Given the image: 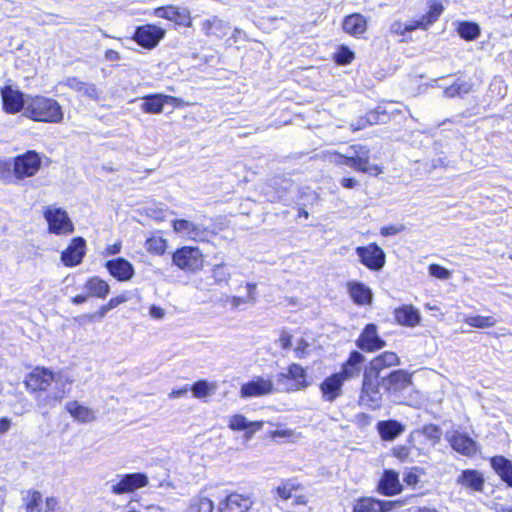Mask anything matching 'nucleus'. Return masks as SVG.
Wrapping results in <instances>:
<instances>
[{
    "label": "nucleus",
    "mask_w": 512,
    "mask_h": 512,
    "mask_svg": "<svg viewBox=\"0 0 512 512\" xmlns=\"http://www.w3.org/2000/svg\"><path fill=\"white\" fill-rule=\"evenodd\" d=\"M401 359L394 351L386 350L375 355L365 366L362 373V381L358 397V403L370 410H378L381 407L383 396L381 386L383 370L399 366Z\"/></svg>",
    "instance_id": "f257e3e1"
},
{
    "label": "nucleus",
    "mask_w": 512,
    "mask_h": 512,
    "mask_svg": "<svg viewBox=\"0 0 512 512\" xmlns=\"http://www.w3.org/2000/svg\"><path fill=\"white\" fill-rule=\"evenodd\" d=\"M24 116L34 122L58 124L63 121L64 112L57 100L37 94L26 99Z\"/></svg>",
    "instance_id": "f03ea898"
},
{
    "label": "nucleus",
    "mask_w": 512,
    "mask_h": 512,
    "mask_svg": "<svg viewBox=\"0 0 512 512\" xmlns=\"http://www.w3.org/2000/svg\"><path fill=\"white\" fill-rule=\"evenodd\" d=\"M15 183L35 177L43 167V155L36 150H26L12 158Z\"/></svg>",
    "instance_id": "7ed1b4c3"
},
{
    "label": "nucleus",
    "mask_w": 512,
    "mask_h": 512,
    "mask_svg": "<svg viewBox=\"0 0 512 512\" xmlns=\"http://www.w3.org/2000/svg\"><path fill=\"white\" fill-rule=\"evenodd\" d=\"M172 264L186 273L200 272L205 265V255L197 246L184 245L174 250Z\"/></svg>",
    "instance_id": "20e7f679"
},
{
    "label": "nucleus",
    "mask_w": 512,
    "mask_h": 512,
    "mask_svg": "<svg viewBox=\"0 0 512 512\" xmlns=\"http://www.w3.org/2000/svg\"><path fill=\"white\" fill-rule=\"evenodd\" d=\"M55 381V373L45 366H35L26 374L23 384L26 391L38 398L47 394Z\"/></svg>",
    "instance_id": "39448f33"
},
{
    "label": "nucleus",
    "mask_w": 512,
    "mask_h": 512,
    "mask_svg": "<svg viewBox=\"0 0 512 512\" xmlns=\"http://www.w3.org/2000/svg\"><path fill=\"white\" fill-rule=\"evenodd\" d=\"M305 487L297 477L282 479L280 483L274 487L272 493L275 498L281 501L293 499V505L306 506L309 502L308 496L302 491Z\"/></svg>",
    "instance_id": "423d86ee"
},
{
    "label": "nucleus",
    "mask_w": 512,
    "mask_h": 512,
    "mask_svg": "<svg viewBox=\"0 0 512 512\" xmlns=\"http://www.w3.org/2000/svg\"><path fill=\"white\" fill-rule=\"evenodd\" d=\"M24 512H62L59 500L54 496L44 498L36 489H28L22 496Z\"/></svg>",
    "instance_id": "0eeeda50"
},
{
    "label": "nucleus",
    "mask_w": 512,
    "mask_h": 512,
    "mask_svg": "<svg viewBox=\"0 0 512 512\" xmlns=\"http://www.w3.org/2000/svg\"><path fill=\"white\" fill-rule=\"evenodd\" d=\"M43 217L47 222V231L55 235H70L75 227L68 213L62 208L47 206L43 210Z\"/></svg>",
    "instance_id": "6e6552de"
},
{
    "label": "nucleus",
    "mask_w": 512,
    "mask_h": 512,
    "mask_svg": "<svg viewBox=\"0 0 512 512\" xmlns=\"http://www.w3.org/2000/svg\"><path fill=\"white\" fill-rule=\"evenodd\" d=\"M277 380L284 385L286 392L300 391L310 385L306 369L298 363L289 364L285 372L277 375Z\"/></svg>",
    "instance_id": "1a4fd4ad"
},
{
    "label": "nucleus",
    "mask_w": 512,
    "mask_h": 512,
    "mask_svg": "<svg viewBox=\"0 0 512 512\" xmlns=\"http://www.w3.org/2000/svg\"><path fill=\"white\" fill-rule=\"evenodd\" d=\"M83 287L85 289V293L73 296L70 300L72 304H83L89 298L105 299L110 293L109 283L99 276L88 277L85 280Z\"/></svg>",
    "instance_id": "9d476101"
},
{
    "label": "nucleus",
    "mask_w": 512,
    "mask_h": 512,
    "mask_svg": "<svg viewBox=\"0 0 512 512\" xmlns=\"http://www.w3.org/2000/svg\"><path fill=\"white\" fill-rule=\"evenodd\" d=\"M355 344L358 351L373 353L382 350L386 346V341L380 336L375 323H367L360 331Z\"/></svg>",
    "instance_id": "9b49d317"
},
{
    "label": "nucleus",
    "mask_w": 512,
    "mask_h": 512,
    "mask_svg": "<svg viewBox=\"0 0 512 512\" xmlns=\"http://www.w3.org/2000/svg\"><path fill=\"white\" fill-rule=\"evenodd\" d=\"M165 34V29L149 23L137 26L131 36V39L140 47L152 50L165 37Z\"/></svg>",
    "instance_id": "f8f14e48"
},
{
    "label": "nucleus",
    "mask_w": 512,
    "mask_h": 512,
    "mask_svg": "<svg viewBox=\"0 0 512 512\" xmlns=\"http://www.w3.org/2000/svg\"><path fill=\"white\" fill-rule=\"evenodd\" d=\"M355 252L361 264L371 271L381 270L386 263V255L376 242L369 243L365 246H358Z\"/></svg>",
    "instance_id": "ddd939ff"
},
{
    "label": "nucleus",
    "mask_w": 512,
    "mask_h": 512,
    "mask_svg": "<svg viewBox=\"0 0 512 512\" xmlns=\"http://www.w3.org/2000/svg\"><path fill=\"white\" fill-rule=\"evenodd\" d=\"M149 484V478L145 473L135 472L119 476V479L114 483L110 491L114 495H123L133 493Z\"/></svg>",
    "instance_id": "4468645a"
},
{
    "label": "nucleus",
    "mask_w": 512,
    "mask_h": 512,
    "mask_svg": "<svg viewBox=\"0 0 512 512\" xmlns=\"http://www.w3.org/2000/svg\"><path fill=\"white\" fill-rule=\"evenodd\" d=\"M86 251V240L81 236L73 237L61 252L60 260L65 267H76L83 262Z\"/></svg>",
    "instance_id": "2eb2a0df"
},
{
    "label": "nucleus",
    "mask_w": 512,
    "mask_h": 512,
    "mask_svg": "<svg viewBox=\"0 0 512 512\" xmlns=\"http://www.w3.org/2000/svg\"><path fill=\"white\" fill-rule=\"evenodd\" d=\"M401 504L400 500H381L372 496H362L355 500L352 512H391Z\"/></svg>",
    "instance_id": "dca6fc26"
},
{
    "label": "nucleus",
    "mask_w": 512,
    "mask_h": 512,
    "mask_svg": "<svg viewBox=\"0 0 512 512\" xmlns=\"http://www.w3.org/2000/svg\"><path fill=\"white\" fill-rule=\"evenodd\" d=\"M254 504L250 494L229 492L218 504V512H248Z\"/></svg>",
    "instance_id": "f3484780"
},
{
    "label": "nucleus",
    "mask_w": 512,
    "mask_h": 512,
    "mask_svg": "<svg viewBox=\"0 0 512 512\" xmlns=\"http://www.w3.org/2000/svg\"><path fill=\"white\" fill-rule=\"evenodd\" d=\"M446 440L452 450L462 456L472 458L479 452V446L477 442L467 433L455 430L446 436Z\"/></svg>",
    "instance_id": "a211bd4d"
},
{
    "label": "nucleus",
    "mask_w": 512,
    "mask_h": 512,
    "mask_svg": "<svg viewBox=\"0 0 512 512\" xmlns=\"http://www.w3.org/2000/svg\"><path fill=\"white\" fill-rule=\"evenodd\" d=\"M350 149L353 152V169L357 172L368 173L377 176L382 173V167L377 164L370 163V149L365 145L355 144L351 145Z\"/></svg>",
    "instance_id": "6ab92c4d"
},
{
    "label": "nucleus",
    "mask_w": 512,
    "mask_h": 512,
    "mask_svg": "<svg viewBox=\"0 0 512 512\" xmlns=\"http://www.w3.org/2000/svg\"><path fill=\"white\" fill-rule=\"evenodd\" d=\"M346 380L337 371L325 377L319 384V391L324 402L333 403L343 395Z\"/></svg>",
    "instance_id": "aec40b11"
},
{
    "label": "nucleus",
    "mask_w": 512,
    "mask_h": 512,
    "mask_svg": "<svg viewBox=\"0 0 512 512\" xmlns=\"http://www.w3.org/2000/svg\"><path fill=\"white\" fill-rule=\"evenodd\" d=\"M274 392V383L270 378L256 376L241 385L239 394L241 398H252L269 395Z\"/></svg>",
    "instance_id": "412c9836"
},
{
    "label": "nucleus",
    "mask_w": 512,
    "mask_h": 512,
    "mask_svg": "<svg viewBox=\"0 0 512 512\" xmlns=\"http://www.w3.org/2000/svg\"><path fill=\"white\" fill-rule=\"evenodd\" d=\"M403 490L399 473L393 469H385L378 480L376 491L380 495L392 497L401 494Z\"/></svg>",
    "instance_id": "4be33fe9"
},
{
    "label": "nucleus",
    "mask_w": 512,
    "mask_h": 512,
    "mask_svg": "<svg viewBox=\"0 0 512 512\" xmlns=\"http://www.w3.org/2000/svg\"><path fill=\"white\" fill-rule=\"evenodd\" d=\"M172 228L176 233L185 234L195 242H208L207 235L210 233L208 227H200L187 219H174Z\"/></svg>",
    "instance_id": "5701e85b"
},
{
    "label": "nucleus",
    "mask_w": 512,
    "mask_h": 512,
    "mask_svg": "<svg viewBox=\"0 0 512 512\" xmlns=\"http://www.w3.org/2000/svg\"><path fill=\"white\" fill-rule=\"evenodd\" d=\"M2 108L7 114H17L20 111H25L26 100L24 94L13 89L10 85L1 88Z\"/></svg>",
    "instance_id": "b1692460"
},
{
    "label": "nucleus",
    "mask_w": 512,
    "mask_h": 512,
    "mask_svg": "<svg viewBox=\"0 0 512 512\" xmlns=\"http://www.w3.org/2000/svg\"><path fill=\"white\" fill-rule=\"evenodd\" d=\"M61 84L89 100L98 102L101 99V92L98 87L94 83L82 81L79 77H67Z\"/></svg>",
    "instance_id": "393cba45"
},
{
    "label": "nucleus",
    "mask_w": 512,
    "mask_h": 512,
    "mask_svg": "<svg viewBox=\"0 0 512 512\" xmlns=\"http://www.w3.org/2000/svg\"><path fill=\"white\" fill-rule=\"evenodd\" d=\"M104 267L109 275L118 282H127L131 280L135 274L132 263L123 257L107 260Z\"/></svg>",
    "instance_id": "a878e982"
},
{
    "label": "nucleus",
    "mask_w": 512,
    "mask_h": 512,
    "mask_svg": "<svg viewBox=\"0 0 512 512\" xmlns=\"http://www.w3.org/2000/svg\"><path fill=\"white\" fill-rule=\"evenodd\" d=\"M414 372L404 369L390 371L383 381H386L385 390L387 392H401L413 385Z\"/></svg>",
    "instance_id": "bb28decb"
},
{
    "label": "nucleus",
    "mask_w": 512,
    "mask_h": 512,
    "mask_svg": "<svg viewBox=\"0 0 512 512\" xmlns=\"http://www.w3.org/2000/svg\"><path fill=\"white\" fill-rule=\"evenodd\" d=\"M341 27L349 36L363 38L368 30V20L361 13L354 12L343 18Z\"/></svg>",
    "instance_id": "cd10ccee"
},
{
    "label": "nucleus",
    "mask_w": 512,
    "mask_h": 512,
    "mask_svg": "<svg viewBox=\"0 0 512 512\" xmlns=\"http://www.w3.org/2000/svg\"><path fill=\"white\" fill-rule=\"evenodd\" d=\"M154 14L159 18L172 21L184 27L192 26V19L189 12L175 5L169 4L157 7L154 9Z\"/></svg>",
    "instance_id": "c85d7f7f"
},
{
    "label": "nucleus",
    "mask_w": 512,
    "mask_h": 512,
    "mask_svg": "<svg viewBox=\"0 0 512 512\" xmlns=\"http://www.w3.org/2000/svg\"><path fill=\"white\" fill-rule=\"evenodd\" d=\"M347 292L352 302L357 306H369L373 302L372 290L363 282L349 281L346 284Z\"/></svg>",
    "instance_id": "c756f323"
},
{
    "label": "nucleus",
    "mask_w": 512,
    "mask_h": 512,
    "mask_svg": "<svg viewBox=\"0 0 512 512\" xmlns=\"http://www.w3.org/2000/svg\"><path fill=\"white\" fill-rule=\"evenodd\" d=\"M396 324L404 327H415L420 324L421 315L412 304H403L393 310Z\"/></svg>",
    "instance_id": "7c9ffc66"
},
{
    "label": "nucleus",
    "mask_w": 512,
    "mask_h": 512,
    "mask_svg": "<svg viewBox=\"0 0 512 512\" xmlns=\"http://www.w3.org/2000/svg\"><path fill=\"white\" fill-rule=\"evenodd\" d=\"M364 362V355L358 350H352L341 364V369L338 372L346 381L354 379L359 376Z\"/></svg>",
    "instance_id": "2f4dec72"
},
{
    "label": "nucleus",
    "mask_w": 512,
    "mask_h": 512,
    "mask_svg": "<svg viewBox=\"0 0 512 512\" xmlns=\"http://www.w3.org/2000/svg\"><path fill=\"white\" fill-rule=\"evenodd\" d=\"M457 484L472 492H482L485 486V478L476 469H464L457 477Z\"/></svg>",
    "instance_id": "473e14b6"
},
{
    "label": "nucleus",
    "mask_w": 512,
    "mask_h": 512,
    "mask_svg": "<svg viewBox=\"0 0 512 512\" xmlns=\"http://www.w3.org/2000/svg\"><path fill=\"white\" fill-rule=\"evenodd\" d=\"M493 471L507 487L512 488V461L503 455H495L489 459Z\"/></svg>",
    "instance_id": "72a5a7b5"
},
{
    "label": "nucleus",
    "mask_w": 512,
    "mask_h": 512,
    "mask_svg": "<svg viewBox=\"0 0 512 512\" xmlns=\"http://www.w3.org/2000/svg\"><path fill=\"white\" fill-rule=\"evenodd\" d=\"M66 411L73 417L74 420L81 423L92 422L96 419L94 411L78 401H70L65 405Z\"/></svg>",
    "instance_id": "f704fd0d"
},
{
    "label": "nucleus",
    "mask_w": 512,
    "mask_h": 512,
    "mask_svg": "<svg viewBox=\"0 0 512 512\" xmlns=\"http://www.w3.org/2000/svg\"><path fill=\"white\" fill-rule=\"evenodd\" d=\"M376 427L383 441H392L404 431V426L392 419L379 421Z\"/></svg>",
    "instance_id": "c9c22d12"
},
{
    "label": "nucleus",
    "mask_w": 512,
    "mask_h": 512,
    "mask_svg": "<svg viewBox=\"0 0 512 512\" xmlns=\"http://www.w3.org/2000/svg\"><path fill=\"white\" fill-rule=\"evenodd\" d=\"M145 249L146 251L155 256H163L168 248L167 240L161 235V231H156L152 233L145 240Z\"/></svg>",
    "instance_id": "e433bc0d"
},
{
    "label": "nucleus",
    "mask_w": 512,
    "mask_h": 512,
    "mask_svg": "<svg viewBox=\"0 0 512 512\" xmlns=\"http://www.w3.org/2000/svg\"><path fill=\"white\" fill-rule=\"evenodd\" d=\"M389 119V115L381 107H376L373 110L368 111L364 117L359 121V125L354 130H359L366 126H372L376 124L386 123Z\"/></svg>",
    "instance_id": "4c0bfd02"
},
{
    "label": "nucleus",
    "mask_w": 512,
    "mask_h": 512,
    "mask_svg": "<svg viewBox=\"0 0 512 512\" xmlns=\"http://www.w3.org/2000/svg\"><path fill=\"white\" fill-rule=\"evenodd\" d=\"M164 99L162 93L149 94L143 97L141 109L148 114H160L164 108Z\"/></svg>",
    "instance_id": "58836bf2"
},
{
    "label": "nucleus",
    "mask_w": 512,
    "mask_h": 512,
    "mask_svg": "<svg viewBox=\"0 0 512 512\" xmlns=\"http://www.w3.org/2000/svg\"><path fill=\"white\" fill-rule=\"evenodd\" d=\"M443 11L444 6L440 1L432 0L429 2L427 12L420 18L426 30L439 20Z\"/></svg>",
    "instance_id": "ea45409f"
},
{
    "label": "nucleus",
    "mask_w": 512,
    "mask_h": 512,
    "mask_svg": "<svg viewBox=\"0 0 512 512\" xmlns=\"http://www.w3.org/2000/svg\"><path fill=\"white\" fill-rule=\"evenodd\" d=\"M456 31L458 35L465 41L476 40L481 34L479 25L470 21L459 22L456 27Z\"/></svg>",
    "instance_id": "a19ab883"
},
{
    "label": "nucleus",
    "mask_w": 512,
    "mask_h": 512,
    "mask_svg": "<svg viewBox=\"0 0 512 512\" xmlns=\"http://www.w3.org/2000/svg\"><path fill=\"white\" fill-rule=\"evenodd\" d=\"M473 89V85L469 82L455 81L451 85L447 86L443 93L447 98L462 97L470 93Z\"/></svg>",
    "instance_id": "79ce46f5"
},
{
    "label": "nucleus",
    "mask_w": 512,
    "mask_h": 512,
    "mask_svg": "<svg viewBox=\"0 0 512 512\" xmlns=\"http://www.w3.org/2000/svg\"><path fill=\"white\" fill-rule=\"evenodd\" d=\"M193 396L197 399H205L213 394L216 390V385L207 382L206 380H198L190 387Z\"/></svg>",
    "instance_id": "37998d69"
},
{
    "label": "nucleus",
    "mask_w": 512,
    "mask_h": 512,
    "mask_svg": "<svg viewBox=\"0 0 512 512\" xmlns=\"http://www.w3.org/2000/svg\"><path fill=\"white\" fill-rule=\"evenodd\" d=\"M496 322V319L492 316L471 315L464 318L465 324L478 329L493 327Z\"/></svg>",
    "instance_id": "c03bdc74"
},
{
    "label": "nucleus",
    "mask_w": 512,
    "mask_h": 512,
    "mask_svg": "<svg viewBox=\"0 0 512 512\" xmlns=\"http://www.w3.org/2000/svg\"><path fill=\"white\" fill-rule=\"evenodd\" d=\"M355 59V53L346 45H340L333 54L336 64L345 66L351 64Z\"/></svg>",
    "instance_id": "a18cd8bd"
},
{
    "label": "nucleus",
    "mask_w": 512,
    "mask_h": 512,
    "mask_svg": "<svg viewBox=\"0 0 512 512\" xmlns=\"http://www.w3.org/2000/svg\"><path fill=\"white\" fill-rule=\"evenodd\" d=\"M424 473L422 467L413 466L404 473L403 481L408 487H415L420 482V476Z\"/></svg>",
    "instance_id": "49530a36"
},
{
    "label": "nucleus",
    "mask_w": 512,
    "mask_h": 512,
    "mask_svg": "<svg viewBox=\"0 0 512 512\" xmlns=\"http://www.w3.org/2000/svg\"><path fill=\"white\" fill-rule=\"evenodd\" d=\"M421 432L427 439L432 441V443L434 444L439 443L441 440L442 430L438 425L434 423L424 425L422 427Z\"/></svg>",
    "instance_id": "de8ad7c7"
},
{
    "label": "nucleus",
    "mask_w": 512,
    "mask_h": 512,
    "mask_svg": "<svg viewBox=\"0 0 512 512\" xmlns=\"http://www.w3.org/2000/svg\"><path fill=\"white\" fill-rule=\"evenodd\" d=\"M0 180L5 183L15 182L13 161L0 160Z\"/></svg>",
    "instance_id": "09e8293b"
},
{
    "label": "nucleus",
    "mask_w": 512,
    "mask_h": 512,
    "mask_svg": "<svg viewBox=\"0 0 512 512\" xmlns=\"http://www.w3.org/2000/svg\"><path fill=\"white\" fill-rule=\"evenodd\" d=\"M201 28L206 36L217 35L218 31L222 29V21L216 17L206 19L202 22Z\"/></svg>",
    "instance_id": "8fccbe9b"
},
{
    "label": "nucleus",
    "mask_w": 512,
    "mask_h": 512,
    "mask_svg": "<svg viewBox=\"0 0 512 512\" xmlns=\"http://www.w3.org/2000/svg\"><path fill=\"white\" fill-rule=\"evenodd\" d=\"M214 503L207 497L199 498L192 506L191 512H213Z\"/></svg>",
    "instance_id": "3c124183"
},
{
    "label": "nucleus",
    "mask_w": 512,
    "mask_h": 512,
    "mask_svg": "<svg viewBox=\"0 0 512 512\" xmlns=\"http://www.w3.org/2000/svg\"><path fill=\"white\" fill-rule=\"evenodd\" d=\"M429 274L437 279L447 280L451 277V271L437 263L428 266Z\"/></svg>",
    "instance_id": "603ef678"
},
{
    "label": "nucleus",
    "mask_w": 512,
    "mask_h": 512,
    "mask_svg": "<svg viewBox=\"0 0 512 512\" xmlns=\"http://www.w3.org/2000/svg\"><path fill=\"white\" fill-rule=\"evenodd\" d=\"M228 427L232 431H243L247 428L246 417L242 414H234L229 418Z\"/></svg>",
    "instance_id": "864d4df0"
},
{
    "label": "nucleus",
    "mask_w": 512,
    "mask_h": 512,
    "mask_svg": "<svg viewBox=\"0 0 512 512\" xmlns=\"http://www.w3.org/2000/svg\"><path fill=\"white\" fill-rule=\"evenodd\" d=\"M392 456L404 463L411 460V449L406 445H397L392 449Z\"/></svg>",
    "instance_id": "5fc2aeb1"
},
{
    "label": "nucleus",
    "mask_w": 512,
    "mask_h": 512,
    "mask_svg": "<svg viewBox=\"0 0 512 512\" xmlns=\"http://www.w3.org/2000/svg\"><path fill=\"white\" fill-rule=\"evenodd\" d=\"M405 230V226L400 225H386L380 228V235L383 237L394 236Z\"/></svg>",
    "instance_id": "6e6d98bb"
},
{
    "label": "nucleus",
    "mask_w": 512,
    "mask_h": 512,
    "mask_svg": "<svg viewBox=\"0 0 512 512\" xmlns=\"http://www.w3.org/2000/svg\"><path fill=\"white\" fill-rule=\"evenodd\" d=\"M121 250H122V242H121V240H117L113 244L106 245V247L102 251L101 255L104 257L117 255L121 252Z\"/></svg>",
    "instance_id": "4d7b16f0"
},
{
    "label": "nucleus",
    "mask_w": 512,
    "mask_h": 512,
    "mask_svg": "<svg viewBox=\"0 0 512 512\" xmlns=\"http://www.w3.org/2000/svg\"><path fill=\"white\" fill-rule=\"evenodd\" d=\"M309 344L308 342L301 338L297 341V345L294 349L295 356L299 359L304 358L307 355Z\"/></svg>",
    "instance_id": "13d9d810"
},
{
    "label": "nucleus",
    "mask_w": 512,
    "mask_h": 512,
    "mask_svg": "<svg viewBox=\"0 0 512 512\" xmlns=\"http://www.w3.org/2000/svg\"><path fill=\"white\" fill-rule=\"evenodd\" d=\"M263 426H264L263 421L247 422V428H245L243 431H245L246 437L250 438L257 431L261 430L263 428Z\"/></svg>",
    "instance_id": "bf43d9fd"
},
{
    "label": "nucleus",
    "mask_w": 512,
    "mask_h": 512,
    "mask_svg": "<svg viewBox=\"0 0 512 512\" xmlns=\"http://www.w3.org/2000/svg\"><path fill=\"white\" fill-rule=\"evenodd\" d=\"M371 416L367 413L360 412L355 415L354 417V423L359 428L367 427L371 423Z\"/></svg>",
    "instance_id": "052dcab7"
},
{
    "label": "nucleus",
    "mask_w": 512,
    "mask_h": 512,
    "mask_svg": "<svg viewBox=\"0 0 512 512\" xmlns=\"http://www.w3.org/2000/svg\"><path fill=\"white\" fill-rule=\"evenodd\" d=\"M213 276L217 281L225 280L227 281L229 278V274L225 272V265L218 264L215 265L212 269Z\"/></svg>",
    "instance_id": "680f3d73"
},
{
    "label": "nucleus",
    "mask_w": 512,
    "mask_h": 512,
    "mask_svg": "<svg viewBox=\"0 0 512 512\" xmlns=\"http://www.w3.org/2000/svg\"><path fill=\"white\" fill-rule=\"evenodd\" d=\"M126 301H128V296L126 294H120V295L110 298L106 302V304H107V307H109L110 309H114L117 306H119L120 304L125 303Z\"/></svg>",
    "instance_id": "e2e57ef3"
},
{
    "label": "nucleus",
    "mask_w": 512,
    "mask_h": 512,
    "mask_svg": "<svg viewBox=\"0 0 512 512\" xmlns=\"http://www.w3.org/2000/svg\"><path fill=\"white\" fill-rule=\"evenodd\" d=\"M279 345L283 350H288L292 344V336L287 332H282L279 339Z\"/></svg>",
    "instance_id": "0e129e2a"
},
{
    "label": "nucleus",
    "mask_w": 512,
    "mask_h": 512,
    "mask_svg": "<svg viewBox=\"0 0 512 512\" xmlns=\"http://www.w3.org/2000/svg\"><path fill=\"white\" fill-rule=\"evenodd\" d=\"M334 155L336 156V164H338V165L345 164V165L350 166L353 169V162H355L353 160V157L341 154L339 152H334Z\"/></svg>",
    "instance_id": "69168bd1"
},
{
    "label": "nucleus",
    "mask_w": 512,
    "mask_h": 512,
    "mask_svg": "<svg viewBox=\"0 0 512 512\" xmlns=\"http://www.w3.org/2000/svg\"><path fill=\"white\" fill-rule=\"evenodd\" d=\"M269 435L272 439L289 438L293 436V431L291 429L273 430L269 432Z\"/></svg>",
    "instance_id": "338daca9"
},
{
    "label": "nucleus",
    "mask_w": 512,
    "mask_h": 512,
    "mask_svg": "<svg viewBox=\"0 0 512 512\" xmlns=\"http://www.w3.org/2000/svg\"><path fill=\"white\" fill-rule=\"evenodd\" d=\"M403 29H404V31H406V33L413 32L417 29L426 30L420 19L413 20V21L405 24V27H403Z\"/></svg>",
    "instance_id": "774afa93"
}]
</instances>
